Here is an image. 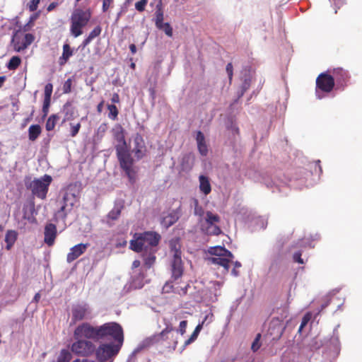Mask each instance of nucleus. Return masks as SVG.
I'll return each instance as SVG.
<instances>
[{"label":"nucleus","instance_id":"1","mask_svg":"<svg viewBox=\"0 0 362 362\" xmlns=\"http://www.w3.org/2000/svg\"><path fill=\"white\" fill-rule=\"evenodd\" d=\"M161 236L155 231H146L139 233L138 236L130 241V248L136 252H148L153 249H157Z\"/></svg>","mask_w":362,"mask_h":362},{"label":"nucleus","instance_id":"2","mask_svg":"<svg viewBox=\"0 0 362 362\" xmlns=\"http://www.w3.org/2000/svg\"><path fill=\"white\" fill-rule=\"evenodd\" d=\"M52 182V177L49 175H44L40 178H35L30 180V178H26L25 185L28 189H30L32 194L42 200L47 197L49 187Z\"/></svg>","mask_w":362,"mask_h":362},{"label":"nucleus","instance_id":"3","mask_svg":"<svg viewBox=\"0 0 362 362\" xmlns=\"http://www.w3.org/2000/svg\"><path fill=\"white\" fill-rule=\"evenodd\" d=\"M100 339L113 340L118 344H123L124 332L122 326L115 322H106L98 326V341Z\"/></svg>","mask_w":362,"mask_h":362},{"label":"nucleus","instance_id":"4","mask_svg":"<svg viewBox=\"0 0 362 362\" xmlns=\"http://www.w3.org/2000/svg\"><path fill=\"white\" fill-rule=\"evenodd\" d=\"M91 18L90 10L76 8L71 16L70 32L71 35L77 37L83 34V28L86 26Z\"/></svg>","mask_w":362,"mask_h":362},{"label":"nucleus","instance_id":"5","mask_svg":"<svg viewBox=\"0 0 362 362\" xmlns=\"http://www.w3.org/2000/svg\"><path fill=\"white\" fill-rule=\"evenodd\" d=\"M173 327L171 325H168L160 332L151 336L148 340L151 344L168 341L166 347L170 350L175 351L178 344V339L177 334L173 333Z\"/></svg>","mask_w":362,"mask_h":362},{"label":"nucleus","instance_id":"6","mask_svg":"<svg viewBox=\"0 0 362 362\" xmlns=\"http://www.w3.org/2000/svg\"><path fill=\"white\" fill-rule=\"evenodd\" d=\"M74 339L98 341V326L85 322L79 324L74 331Z\"/></svg>","mask_w":362,"mask_h":362},{"label":"nucleus","instance_id":"7","mask_svg":"<svg viewBox=\"0 0 362 362\" xmlns=\"http://www.w3.org/2000/svg\"><path fill=\"white\" fill-rule=\"evenodd\" d=\"M71 313V325L92 318L91 308L86 303H78L72 305Z\"/></svg>","mask_w":362,"mask_h":362},{"label":"nucleus","instance_id":"8","mask_svg":"<svg viewBox=\"0 0 362 362\" xmlns=\"http://www.w3.org/2000/svg\"><path fill=\"white\" fill-rule=\"evenodd\" d=\"M122 346V344L112 343L100 344L97 349L95 348L96 359L99 362L107 361L119 353Z\"/></svg>","mask_w":362,"mask_h":362},{"label":"nucleus","instance_id":"9","mask_svg":"<svg viewBox=\"0 0 362 362\" xmlns=\"http://www.w3.org/2000/svg\"><path fill=\"white\" fill-rule=\"evenodd\" d=\"M71 346V351L76 355L88 357L95 352V344L90 340L75 339Z\"/></svg>","mask_w":362,"mask_h":362},{"label":"nucleus","instance_id":"10","mask_svg":"<svg viewBox=\"0 0 362 362\" xmlns=\"http://www.w3.org/2000/svg\"><path fill=\"white\" fill-rule=\"evenodd\" d=\"M335 83L334 77L327 73H321L316 78V92L321 90L323 93H330Z\"/></svg>","mask_w":362,"mask_h":362},{"label":"nucleus","instance_id":"11","mask_svg":"<svg viewBox=\"0 0 362 362\" xmlns=\"http://www.w3.org/2000/svg\"><path fill=\"white\" fill-rule=\"evenodd\" d=\"M331 74H332V76L334 77V81L337 82V88H344L347 86V83L349 81L350 76L347 71L344 70L342 68H335L332 71H329Z\"/></svg>","mask_w":362,"mask_h":362},{"label":"nucleus","instance_id":"12","mask_svg":"<svg viewBox=\"0 0 362 362\" xmlns=\"http://www.w3.org/2000/svg\"><path fill=\"white\" fill-rule=\"evenodd\" d=\"M117 156L119 161L120 167L122 169L132 167L133 158H132L127 148H122L120 147H115Z\"/></svg>","mask_w":362,"mask_h":362},{"label":"nucleus","instance_id":"13","mask_svg":"<svg viewBox=\"0 0 362 362\" xmlns=\"http://www.w3.org/2000/svg\"><path fill=\"white\" fill-rule=\"evenodd\" d=\"M171 272H172V279L174 280H177L180 278L184 272L183 262L182 260V256L180 257H173L171 263Z\"/></svg>","mask_w":362,"mask_h":362},{"label":"nucleus","instance_id":"14","mask_svg":"<svg viewBox=\"0 0 362 362\" xmlns=\"http://www.w3.org/2000/svg\"><path fill=\"white\" fill-rule=\"evenodd\" d=\"M57 235V229L54 223H47L44 230V242L48 246H52L54 244Z\"/></svg>","mask_w":362,"mask_h":362},{"label":"nucleus","instance_id":"15","mask_svg":"<svg viewBox=\"0 0 362 362\" xmlns=\"http://www.w3.org/2000/svg\"><path fill=\"white\" fill-rule=\"evenodd\" d=\"M89 246L88 243H80L71 247L69 252L66 255V261L71 263L82 255Z\"/></svg>","mask_w":362,"mask_h":362},{"label":"nucleus","instance_id":"16","mask_svg":"<svg viewBox=\"0 0 362 362\" xmlns=\"http://www.w3.org/2000/svg\"><path fill=\"white\" fill-rule=\"evenodd\" d=\"M234 257H212L208 259L211 264H216L223 267L226 272L229 270V264L233 261Z\"/></svg>","mask_w":362,"mask_h":362},{"label":"nucleus","instance_id":"17","mask_svg":"<svg viewBox=\"0 0 362 362\" xmlns=\"http://www.w3.org/2000/svg\"><path fill=\"white\" fill-rule=\"evenodd\" d=\"M134 153L138 158H141L145 155L146 146L144 141L140 134H136L134 138Z\"/></svg>","mask_w":362,"mask_h":362},{"label":"nucleus","instance_id":"18","mask_svg":"<svg viewBox=\"0 0 362 362\" xmlns=\"http://www.w3.org/2000/svg\"><path fill=\"white\" fill-rule=\"evenodd\" d=\"M180 218V212L173 211L167 216H164L161 221V224L166 228L175 223Z\"/></svg>","mask_w":362,"mask_h":362},{"label":"nucleus","instance_id":"19","mask_svg":"<svg viewBox=\"0 0 362 362\" xmlns=\"http://www.w3.org/2000/svg\"><path fill=\"white\" fill-rule=\"evenodd\" d=\"M196 141L199 152L202 156H206L208 153V148L205 141L204 135L201 131L197 132Z\"/></svg>","mask_w":362,"mask_h":362},{"label":"nucleus","instance_id":"20","mask_svg":"<svg viewBox=\"0 0 362 362\" xmlns=\"http://www.w3.org/2000/svg\"><path fill=\"white\" fill-rule=\"evenodd\" d=\"M63 51L62 56L59 58V64L64 66L69 61V58L74 54V49L68 43H65L63 45Z\"/></svg>","mask_w":362,"mask_h":362},{"label":"nucleus","instance_id":"21","mask_svg":"<svg viewBox=\"0 0 362 362\" xmlns=\"http://www.w3.org/2000/svg\"><path fill=\"white\" fill-rule=\"evenodd\" d=\"M170 252L172 257L182 256L181 243L179 238H174L169 242Z\"/></svg>","mask_w":362,"mask_h":362},{"label":"nucleus","instance_id":"22","mask_svg":"<svg viewBox=\"0 0 362 362\" xmlns=\"http://www.w3.org/2000/svg\"><path fill=\"white\" fill-rule=\"evenodd\" d=\"M35 40V36L31 33H27L25 35L23 40L21 44L18 43L15 45V49L17 52H21L26 49L30 45H31Z\"/></svg>","mask_w":362,"mask_h":362},{"label":"nucleus","instance_id":"23","mask_svg":"<svg viewBox=\"0 0 362 362\" xmlns=\"http://www.w3.org/2000/svg\"><path fill=\"white\" fill-rule=\"evenodd\" d=\"M199 189L205 195L209 194L211 191V187L208 177L200 175L199 177Z\"/></svg>","mask_w":362,"mask_h":362},{"label":"nucleus","instance_id":"24","mask_svg":"<svg viewBox=\"0 0 362 362\" xmlns=\"http://www.w3.org/2000/svg\"><path fill=\"white\" fill-rule=\"evenodd\" d=\"M18 238V233L14 230H7L5 236V242L6 243V249L10 250L13 246Z\"/></svg>","mask_w":362,"mask_h":362},{"label":"nucleus","instance_id":"25","mask_svg":"<svg viewBox=\"0 0 362 362\" xmlns=\"http://www.w3.org/2000/svg\"><path fill=\"white\" fill-rule=\"evenodd\" d=\"M157 250L158 249H153L146 252H141L142 257L144 260V264L147 267V268H150L154 264L156 261L155 254L157 252Z\"/></svg>","mask_w":362,"mask_h":362},{"label":"nucleus","instance_id":"26","mask_svg":"<svg viewBox=\"0 0 362 362\" xmlns=\"http://www.w3.org/2000/svg\"><path fill=\"white\" fill-rule=\"evenodd\" d=\"M209 252L210 254L214 255V257L226 256L229 257H234L233 255L230 251L221 246L211 247Z\"/></svg>","mask_w":362,"mask_h":362},{"label":"nucleus","instance_id":"27","mask_svg":"<svg viewBox=\"0 0 362 362\" xmlns=\"http://www.w3.org/2000/svg\"><path fill=\"white\" fill-rule=\"evenodd\" d=\"M42 132V128L39 124H32L28 128V139L31 141H35Z\"/></svg>","mask_w":362,"mask_h":362},{"label":"nucleus","instance_id":"28","mask_svg":"<svg viewBox=\"0 0 362 362\" xmlns=\"http://www.w3.org/2000/svg\"><path fill=\"white\" fill-rule=\"evenodd\" d=\"M70 189H68L63 197V202L65 205H69L72 207L78 200V196L74 192H69Z\"/></svg>","mask_w":362,"mask_h":362},{"label":"nucleus","instance_id":"29","mask_svg":"<svg viewBox=\"0 0 362 362\" xmlns=\"http://www.w3.org/2000/svg\"><path fill=\"white\" fill-rule=\"evenodd\" d=\"M124 208L123 204H115L113 209L108 213L107 218L115 221L119 217L122 210Z\"/></svg>","mask_w":362,"mask_h":362},{"label":"nucleus","instance_id":"30","mask_svg":"<svg viewBox=\"0 0 362 362\" xmlns=\"http://www.w3.org/2000/svg\"><path fill=\"white\" fill-rule=\"evenodd\" d=\"M119 129H120L117 131L114 134L115 140L118 142V144L116 146V147L127 148V143L125 141L123 129L121 127Z\"/></svg>","mask_w":362,"mask_h":362},{"label":"nucleus","instance_id":"31","mask_svg":"<svg viewBox=\"0 0 362 362\" xmlns=\"http://www.w3.org/2000/svg\"><path fill=\"white\" fill-rule=\"evenodd\" d=\"M59 119V117L57 114L51 115L48 117L45 124L46 130L48 132L52 131L54 129Z\"/></svg>","mask_w":362,"mask_h":362},{"label":"nucleus","instance_id":"32","mask_svg":"<svg viewBox=\"0 0 362 362\" xmlns=\"http://www.w3.org/2000/svg\"><path fill=\"white\" fill-rule=\"evenodd\" d=\"M220 216L217 214H214L211 211L206 212L205 221L206 225H214L220 222Z\"/></svg>","mask_w":362,"mask_h":362},{"label":"nucleus","instance_id":"33","mask_svg":"<svg viewBox=\"0 0 362 362\" xmlns=\"http://www.w3.org/2000/svg\"><path fill=\"white\" fill-rule=\"evenodd\" d=\"M156 19H155V25L156 27H159V25L163 23V11L161 7V3L157 5L156 11L155 13Z\"/></svg>","mask_w":362,"mask_h":362},{"label":"nucleus","instance_id":"34","mask_svg":"<svg viewBox=\"0 0 362 362\" xmlns=\"http://www.w3.org/2000/svg\"><path fill=\"white\" fill-rule=\"evenodd\" d=\"M21 63V59L18 56H13L9 60L7 68L9 70H16Z\"/></svg>","mask_w":362,"mask_h":362},{"label":"nucleus","instance_id":"35","mask_svg":"<svg viewBox=\"0 0 362 362\" xmlns=\"http://www.w3.org/2000/svg\"><path fill=\"white\" fill-rule=\"evenodd\" d=\"M206 233L209 235H218L221 233V230L217 225H207L205 229Z\"/></svg>","mask_w":362,"mask_h":362},{"label":"nucleus","instance_id":"36","mask_svg":"<svg viewBox=\"0 0 362 362\" xmlns=\"http://www.w3.org/2000/svg\"><path fill=\"white\" fill-rule=\"evenodd\" d=\"M69 107H71V103L69 102H67L64 105V108L66 109V111L65 112L63 122H64L65 121L71 120V119H74V109L72 107L70 109H68Z\"/></svg>","mask_w":362,"mask_h":362},{"label":"nucleus","instance_id":"37","mask_svg":"<svg viewBox=\"0 0 362 362\" xmlns=\"http://www.w3.org/2000/svg\"><path fill=\"white\" fill-rule=\"evenodd\" d=\"M156 28L159 30H162L168 37L173 36V28L171 27L169 23H163L160 24V25H159V27Z\"/></svg>","mask_w":362,"mask_h":362},{"label":"nucleus","instance_id":"38","mask_svg":"<svg viewBox=\"0 0 362 362\" xmlns=\"http://www.w3.org/2000/svg\"><path fill=\"white\" fill-rule=\"evenodd\" d=\"M71 359V353L66 349H62L58 358V362H69Z\"/></svg>","mask_w":362,"mask_h":362},{"label":"nucleus","instance_id":"39","mask_svg":"<svg viewBox=\"0 0 362 362\" xmlns=\"http://www.w3.org/2000/svg\"><path fill=\"white\" fill-rule=\"evenodd\" d=\"M69 127H70V130H69L70 136L71 137H75L78 134L80 129L81 127V125L80 122H77V123L70 122Z\"/></svg>","mask_w":362,"mask_h":362},{"label":"nucleus","instance_id":"40","mask_svg":"<svg viewBox=\"0 0 362 362\" xmlns=\"http://www.w3.org/2000/svg\"><path fill=\"white\" fill-rule=\"evenodd\" d=\"M41 0H30L27 4L26 7L30 12L36 11Z\"/></svg>","mask_w":362,"mask_h":362},{"label":"nucleus","instance_id":"41","mask_svg":"<svg viewBox=\"0 0 362 362\" xmlns=\"http://www.w3.org/2000/svg\"><path fill=\"white\" fill-rule=\"evenodd\" d=\"M107 109L109 110V117L115 120L118 115V110L115 105H107Z\"/></svg>","mask_w":362,"mask_h":362},{"label":"nucleus","instance_id":"42","mask_svg":"<svg viewBox=\"0 0 362 362\" xmlns=\"http://www.w3.org/2000/svg\"><path fill=\"white\" fill-rule=\"evenodd\" d=\"M199 333H198L197 332H196L195 330H194V332H192V334L190 335V337H189L188 339H187L184 344H183V347H182V349H185L187 346H189V344H191L192 343H193L198 337Z\"/></svg>","mask_w":362,"mask_h":362},{"label":"nucleus","instance_id":"43","mask_svg":"<svg viewBox=\"0 0 362 362\" xmlns=\"http://www.w3.org/2000/svg\"><path fill=\"white\" fill-rule=\"evenodd\" d=\"M260 339H261V334H257L255 338V340L253 341L251 349L254 352H256L259 350V349L261 346L260 344Z\"/></svg>","mask_w":362,"mask_h":362},{"label":"nucleus","instance_id":"44","mask_svg":"<svg viewBox=\"0 0 362 362\" xmlns=\"http://www.w3.org/2000/svg\"><path fill=\"white\" fill-rule=\"evenodd\" d=\"M101 32V27L100 25H98L95 28H94V29L89 33L88 37L93 40L95 37L99 36Z\"/></svg>","mask_w":362,"mask_h":362},{"label":"nucleus","instance_id":"45","mask_svg":"<svg viewBox=\"0 0 362 362\" xmlns=\"http://www.w3.org/2000/svg\"><path fill=\"white\" fill-rule=\"evenodd\" d=\"M53 90V86L52 83H49L45 86V98L47 99H51L52 93Z\"/></svg>","mask_w":362,"mask_h":362},{"label":"nucleus","instance_id":"46","mask_svg":"<svg viewBox=\"0 0 362 362\" xmlns=\"http://www.w3.org/2000/svg\"><path fill=\"white\" fill-rule=\"evenodd\" d=\"M147 3L148 0H140L135 4V8L139 12H143Z\"/></svg>","mask_w":362,"mask_h":362},{"label":"nucleus","instance_id":"47","mask_svg":"<svg viewBox=\"0 0 362 362\" xmlns=\"http://www.w3.org/2000/svg\"><path fill=\"white\" fill-rule=\"evenodd\" d=\"M51 99L44 98L43 105H42V112L43 117H46L49 112V107L50 106Z\"/></svg>","mask_w":362,"mask_h":362},{"label":"nucleus","instance_id":"48","mask_svg":"<svg viewBox=\"0 0 362 362\" xmlns=\"http://www.w3.org/2000/svg\"><path fill=\"white\" fill-rule=\"evenodd\" d=\"M72 81L68 78L63 85L64 93H69L71 91Z\"/></svg>","mask_w":362,"mask_h":362},{"label":"nucleus","instance_id":"49","mask_svg":"<svg viewBox=\"0 0 362 362\" xmlns=\"http://www.w3.org/2000/svg\"><path fill=\"white\" fill-rule=\"evenodd\" d=\"M311 318V315L310 313H307L305 314L302 320H301V323H300V327L298 329V332H301V330L303 329V328L308 324V322L310 321Z\"/></svg>","mask_w":362,"mask_h":362},{"label":"nucleus","instance_id":"50","mask_svg":"<svg viewBox=\"0 0 362 362\" xmlns=\"http://www.w3.org/2000/svg\"><path fill=\"white\" fill-rule=\"evenodd\" d=\"M123 170H124L129 180L131 182H134L135 180V171L133 170L132 167L129 168V169L124 168Z\"/></svg>","mask_w":362,"mask_h":362},{"label":"nucleus","instance_id":"51","mask_svg":"<svg viewBox=\"0 0 362 362\" xmlns=\"http://www.w3.org/2000/svg\"><path fill=\"white\" fill-rule=\"evenodd\" d=\"M187 326V320H182L180 322L178 331L181 335H184L185 334Z\"/></svg>","mask_w":362,"mask_h":362},{"label":"nucleus","instance_id":"52","mask_svg":"<svg viewBox=\"0 0 362 362\" xmlns=\"http://www.w3.org/2000/svg\"><path fill=\"white\" fill-rule=\"evenodd\" d=\"M241 264L240 262L236 261L235 263H234V267L233 269H232L231 271V273L234 276H239L240 274V271H239V269L241 267Z\"/></svg>","mask_w":362,"mask_h":362},{"label":"nucleus","instance_id":"53","mask_svg":"<svg viewBox=\"0 0 362 362\" xmlns=\"http://www.w3.org/2000/svg\"><path fill=\"white\" fill-rule=\"evenodd\" d=\"M226 72L228 74V79H229V81L230 83L232 81V78H233V64L232 63H228L227 65H226Z\"/></svg>","mask_w":362,"mask_h":362},{"label":"nucleus","instance_id":"54","mask_svg":"<svg viewBox=\"0 0 362 362\" xmlns=\"http://www.w3.org/2000/svg\"><path fill=\"white\" fill-rule=\"evenodd\" d=\"M301 255H302V254L300 251L295 252L293 256V261L296 262H298L300 264H304V261L302 259Z\"/></svg>","mask_w":362,"mask_h":362},{"label":"nucleus","instance_id":"55","mask_svg":"<svg viewBox=\"0 0 362 362\" xmlns=\"http://www.w3.org/2000/svg\"><path fill=\"white\" fill-rule=\"evenodd\" d=\"M114 0H103V11L106 12L109 8L110 7V5L112 4Z\"/></svg>","mask_w":362,"mask_h":362},{"label":"nucleus","instance_id":"56","mask_svg":"<svg viewBox=\"0 0 362 362\" xmlns=\"http://www.w3.org/2000/svg\"><path fill=\"white\" fill-rule=\"evenodd\" d=\"M40 11L32 14L29 18V21H30V23L34 24L35 21L40 17Z\"/></svg>","mask_w":362,"mask_h":362},{"label":"nucleus","instance_id":"57","mask_svg":"<svg viewBox=\"0 0 362 362\" xmlns=\"http://www.w3.org/2000/svg\"><path fill=\"white\" fill-rule=\"evenodd\" d=\"M213 318H214V315L212 313H209L204 317V319L203 320V321L202 322H204V325H205L206 322V325L209 324L213 321Z\"/></svg>","mask_w":362,"mask_h":362},{"label":"nucleus","instance_id":"58","mask_svg":"<svg viewBox=\"0 0 362 362\" xmlns=\"http://www.w3.org/2000/svg\"><path fill=\"white\" fill-rule=\"evenodd\" d=\"M34 24H31L30 21H28V22L23 27V32H28L33 27Z\"/></svg>","mask_w":362,"mask_h":362},{"label":"nucleus","instance_id":"59","mask_svg":"<svg viewBox=\"0 0 362 362\" xmlns=\"http://www.w3.org/2000/svg\"><path fill=\"white\" fill-rule=\"evenodd\" d=\"M58 6L57 2H52L47 8V11L50 12L53 11Z\"/></svg>","mask_w":362,"mask_h":362},{"label":"nucleus","instance_id":"60","mask_svg":"<svg viewBox=\"0 0 362 362\" xmlns=\"http://www.w3.org/2000/svg\"><path fill=\"white\" fill-rule=\"evenodd\" d=\"M111 100L113 103H119V96L117 93H114L112 96Z\"/></svg>","mask_w":362,"mask_h":362},{"label":"nucleus","instance_id":"61","mask_svg":"<svg viewBox=\"0 0 362 362\" xmlns=\"http://www.w3.org/2000/svg\"><path fill=\"white\" fill-rule=\"evenodd\" d=\"M92 41L91 39H90L88 37H87L83 41L81 46L83 48L86 47L90 42Z\"/></svg>","mask_w":362,"mask_h":362},{"label":"nucleus","instance_id":"62","mask_svg":"<svg viewBox=\"0 0 362 362\" xmlns=\"http://www.w3.org/2000/svg\"><path fill=\"white\" fill-rule=\"evenodd\" d=\"M204 322H201L199 324H198L197 325V327H195L194 330L196 332H197L198 333H200L201 330L202 329L203 327H204Z\"/></svg>","mask_w":362,"mask_h":362},{"label":"nucleus","instance_id":"63","mask_svg":"<svg viewBox=\"0 0 362 362\" xmlns=\"http://www.w3.org/2000/svg\"><path fill=\"white\" fill-rule=\"evenodd\" d=\"M129 49H130V51H131L132 54H136V45L134 44H131L129 45Z\"/></svg>","mask_w":362,"mask_h":362},{"label":"nucleus","instance_id":"64","mask_svg":"<svg viewBox=\"0 0 362 362\" xmlns=\"http://www.w3.org/2000/svg\"><path fill=\"white\" fill-rule=\"evenodd\" d=\"M141 264V262L138 259H136L132 263V269H136L137 267H139Z\"/></svg>","mask_w":362,"mask_h":362}]
</instances>
